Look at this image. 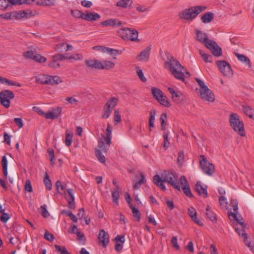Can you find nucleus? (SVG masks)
Segmentation results:
<instances>
[{"instance_id":"64","label":"nucleus","mask_w":254,"mask_h":254,"mask_svg":"<svg viewBox=\"0 0 254 254\" xmlns=\"http://www.w3.org/2000/svg\"><path fill=\"white\" fill-rule=\"evenodd\" d=\"M44 238L48 241L52 242L54 240V236L50 233L48 231H46L44 234Z\"/></svg>"},{"instance_id":"12","label":"nucleus","mask_w":254,"mask_h":254,"mask_svg":"<svg viewBox=\"0 0 254 254\" xmlns=\"http://www.w3.org/2000/svg\"><path fill=\"white\" fill-rule=\"evenodd\" d=\"M205 47L210 50L212 54L216 57H219L222 54L221 48L218 45L216 42L213 40H211Z\"/></svg>"},{"instance_id":"27","label":"nucleus","mask_w":254,"mask_h":254,"mask_svg":"<svg viewBox=\"0 0 254 254\" xmlns=\"http://www.w3.org/2000/svg\"><path fill=\"white\" fill-rule=\"evenodd\" d=\"M169 93L171 94L172 98L174 102L178 103L180 102V98L182 95V93L180 92L175 91L173 88L169 87L168 88Z\"/></svg>"},{"instance_id":"35","label":"nucleus","mask_w":254,"mask_h":254,"mask_svg":"<svg viewBox=\"0 0 254 254\" xmlns=\"http://www.w3.org/2000/svg\"><path fill=\"white\" fill-rule=\"evenodd\" d=\"M151 92L153 96L157 100L164 94L160 89L155 87H152L151 88Z\"/></svg>"},{"instance_id":"26","label":"nucleus","mask_w":254,"mask_h":254,"mask_svg":"<svg viewBox=\"0 0 254 254\" xmlns=\"http://www.w3.org/2000/svg\"><path fill=\"white\" fill-rule=\"evenodd\" d=\"M214 14L211 12H207L201 17V20L203 23L210 22L214 18Z\"/></svg>"},{"instance_id":"5","label":"nucleus","mask_w":254,"mask_h":254,"mask_svg":"<svg viewBox=\"0 0 254 254\" xmlns=\"http://www.w3.org/2000/svg\"><path fill=\"white\" fill-rule=\"evenodd\" d=\"M112 139V127L107 125L106 135H102V137L98 139V146L104 153H107L109 149Z\"/></svg>"},{"instance_id":"20","label":"nucleus","mask_w":254,"mask_h":254,"mask_svg":"<svg viewBox=\"0 0 254 254\" xmlns=\"http://www.w3.org/2000/svg\"><path fill=\"white\" fill-rule=\"evenodd\" d=\"M62 112V108L57 107L54 111H51L45 113V118L47 119L54 120L55 118H58L61 115Z\"/></svg>"},{"instance_id":"55","label":"nucleus","mask_w":254,"mask_h":254,"mask_svg":"<svg viewBox=\"0 0 254 254\" xmlns=\"http://www.w3.org/2000/svg\"><path fill=\"white\" fill-rule=\"evenodd\" d=\"M219 201L220 205L222 208H226L228 204L227 198L224 196L219 197Z\"/></svg>"},{"instance_id":"61","label":"nucleus","mask_w":254,"mask_h":254,"mask_svg":"<svg viewBox=\"0 0 254 254\" xmlns=\"http://www.w3.org/2000/svg\"><path fill=\"white\" fill-rule=\"evenodd\" d=\"M52 58H53V59H54V60H58V61L59 60L62 61V60H66V59H69V58H68L69 57L65 56L63 54H57V55L53 56L52 57Z\"/></svg>"},{"instance_id":"10","label":"nucleus","mask_w":254,"mask_h":254,"mask_svg":"<svg viewBox=\"0 0 254 254\" xmlns=\"http://www.w3.org/2000/svg\"><path fill=\"white\" fill-rule=\"evenodd\" d=\"M41 82L44 84H58L62 82L60 77L58 76L42 75L41 76Z\"/></svg>"},{"instance_id":"43","label":"nucleus","mask_w":254,"mask_h":254,"mask_svg":"<svg viewBox=\"0 0 254 254\" xmlns=\"http://www.w3.org/2000/svg\"><path fill=\"white\" fill-rule=\"evenodd\" d=\"M199 53L205 62L212 63V61L211 60H209V59H211L212 58L211 56H210L207 54L205 53L204 51L202 50H199Z\"/></svg>"},{"instance_id":"32","label":"nucleus","mask_w":254,"mask_h":254,"mask_svg":"<svg viewBox=\"0 0 254 254\" xmlns=\"http://www.w3.org/2000/svg\"><path fill=\"white\" fill-rule=\"evenodd\" d=\"M129 207L131 209L133 216L136 219L137 222L140 221L141 219V213L139 212L138 208L133 206L132 205H130Z\"/></svg>"},{"instance_id":"50","label":"nucleus","mask_w":254,"mask_h":254,"mask_svg":"<svg viewBox=\"0 0 254 254\" xmlns=\"http://www.w3.org/2000/svg\"><path fill=\"white\" fill-rule=\"evenodd\" d=\"M112 112V110L111 109H108L106 107L104 106L102 115V118L108 119L109 118Z\"/></svg>"},{"instance_id":"62","label":"nucleus","mask_w":254,"mask_h":254,"mask_svg":"<svg viewBox=\"0 0 254 254\" xmlns=\"http://www.w3.org/2000/svg\"><path fill=\"white\" fill-rule=\"evenodd\" d=\"M36 52L32 51H27V52L23 53V56L27 59H33V57H34L35 55Z\"/></svg>"},{"instance_id":"53","label":"nucleus","mask_w":254,"mask_h":254,"mask_svg":"<svg viewBox=\"0 0 254 254\" xmlns=\"http://www.w3.org/2000/svg\"><path fill=\"white\" fill-rule=\"evenodd\" d=\"M36 62L40 63H45L46 61V58L42 56L41 55L39 54H37L36 53L34 55V57H33V59Z\"/></svg>"},{"instance_id":"34","label":"nucleus","mask_w":254,"mask_h":254,"mask_svg":"<svg viewBox=\"0 0 254 254\" xmlns=\"http://www.w3.org/2000/svg\"><path fill=\"white\" fill-rule=\"evenodd\" d=\"M102 69H110L113 68L115 64L111 61L104 60L102 61Z\"/></svg>"},{"instance_id":"15","label":"nucleus","mask_w":254,"mask_h":254,"mask_svg":"<svg viewBox=\"0 0 254 254\" xmlns=\"http://www.w3.org/2000/svg\"><path fill=\"white\" fill-rule=\"evenodd\" d=\"M101 24L105 27L112 26L113 27H118L122 25L121 21L116 18H111L102 21Z\"/></svg>"},{"instance_id":"11","label":"nucleus","mask_w":254,"mask_h":254,"mask_svg":"<svg viewBox=\"0 0 254 254\" xmlns=\"http://www.w3.org/2000/svg\"><path fill=\"white\" fill-rule=\"evenodd\" d=\"M195 32L196 35L195 40L203 44L205 46L211 42V40L209 39L208 35L204 32L198 29H195Z\"/></svg>"},{"instance_id":"58","label":"nucleus","mask_w":254,"mask_h":254,"mask_svg":"<svg viewBox=\"0 0 254 254\" xmlns=\"http://www.w3.org/2000/svg\"><path fill=\"white\" fill-rule=\"evenodd\" d=\"M1 213L2 214L0 216V220L2 223H5L10 218V216L8 213H5L4 211Z\"/></svg>"},{"instance_id":"31","label":"nucleus","mask_w":254,"mask_h":254,"mask_svg":"<svg viewBox=\"0 0 254 254\" xmlns=\"http://www.w3.org/2000/svg\"><path fill=\"white\" fill-rule=\"evenodd\" d=\"M7 160L6 156L4 155L2 157L1 165L2 167V172L5 178H7Z\"/></svg>"},{"instance_id":"40","label":"nucleus","mask_w":254,"mask_h":254,"mask_svg":"<svg viewBox=\"0 0 254 254\" xmlns=\"http://www.w3.org/2000/svg\"><path fill=\"white\" fill-rule=\"evenodd\" d=\"M62 213L64 214L66 216L69 217L73 222L75 223L77 222L78 219L77 217L75 215H74L71 211L64 210L62 211Z\"/></svg>"},{"instance_id":"38","label":"nucleus","mask_w":254,"mask_h":254,"mask_svg":"<svg viewBox=\"0 0 254 254\" xmlns=\"http://www.w3.org/2000/svg\"><path fill=\"white\" fill-rule=\"evenodd\" d=\"M132 3L131 0H121L117 2V6L118 7L126 8L129 4Z\"/></svg>"},{"instance_id":"49","label":"nucleus","mask_w":254,"mask_h":254,"mask_svg":"<svg viewBox=\"0 0 254 254\" xmlns=\"http://www.w3.org/2000/svg\"><path fill=\"white\" fill-rule=\"evenodd\" d=\"M95 153L96 156L97 157L99 161L102 163H105L106 158L102 154L101 150H96Z\"/></svg>"},{"instance_id":"29","label":"nucleus","mask_w":254,"mask_h":254,"mask_svg":"<svg viewBox=\"0 0 254 254\" xmlns=\"http://www.w3.org/2000/svg\"><path fill=\"white\" fill-rule=\"evenodd\" d=\"M206 215L208 219L213 222H217L216 215L207 206L206 208Z\"/></svg>"},{"instance_id":"47","label":"nucleus","mask_w":254,"mask_h":254,"mask_svg":"<svg viewBox=\"0 0 254 254\" xmlns=\"http://www.w3.org/2000/svg\"><path fill=\"white\" fill-rule=\"evenodd\" d=\"M104 49V53H108L111 55L117 56L119 53V51L114 49L106 47Z\"/></svg>"},{"instance_id":"44","label":"nucleus","mask_w":254,"mask_h":254,"mask_svg":"<svg viewBox=\"0 0 254 254\" xmlns=\"http://www.w3.org/2000/svg\"><path fill=\"white\" fill-rule=\"evenodd\" d=\"M70 13L72 16L74 17L75 18L83 19L84 13L79 10H71Z\"/></svg>"},{"instance_id":"36","label":"nucleus","mask_w":254,"mask_h":254,"mask_svg":"<svg viewBox=\"0 0 254 254\" xmlns=\"http://www.w3.org/2000/svg\"><path fill=\"white\" fill-rule=\"evenodd\" d=\"M36 4L40 6H52L54 4V0H39Z\"/></svg>"},{"instance_id":"46","label":"nucleus","mask_w":254,"mask_h":254,"mask_svg":"<svg viewBox=\"0 0 254 254\" xmlns=\"http://www.w3.org/2000/svg\"><path fill=\"white\" fill-rule=\"evenodd\" d=\"M72 134L69 133L67 131L65 132V143L67 146H69L72 143Z\"/></svg>"},{"instance_id":"63","label":"nucleus","mask_w":254,"mask_h":254,"mask_svg":"<svg viewBox=\"0 0 254 254\" xmlns=\"http://www.w3.org/2000/svg\"><path fill=\"white\" fill-rule=\"evenodd\" d=\"M177 241L178 239L177 237L175 236L172 237L171 240V244L174 248H175L177 250H179L180 249V247L178 244Z\"/></svg>"},{"instance_id":"16","label":"nucleus","mask_w":254,"mask_h":254,"mask_svg":"<svg viewBox=\"0 0 254 254\" xmlns=\"http://www.w3.org/2000/svg\"><path fill=\"white\" fill-rule=\"evenodd\" d=\"M86 65L92 69H102V61L98 60H88L85 61Z\"/></svg>"},{"instance_id":"13","label":"nucleus","mask_w":254,"mask_h":254,"mask_svg":"<svg viewBox=\"0 0 254 254\" xmlns=\"http://www.w3.org/2000/svg\"><path fill=\"white\" fill-rule=\"evenodd\" d=\"M200 96L203 100L208 102H213L215 100L213 93L208 87L205 90H200Z\"/></svg>"},{"instance_id":"30","label":"nucleus","mask_w":254,"mask_h":254,"mask_svg":"<svg viewBox=\"0 0 254 254\" xmlns=\"http://www.w3.org/2000/svg\"><path fill=\"white\" fill-rule=\"evenodd\" d=\"M0 97H4L6 99L11 100L14 97L13 92L9 90H6L0 92Z\"/></svg>"},{"instance_id":"41","label":"nucleus","mask_w":254,"mask_h":254,"mask_svg":"<svg viewBox=\"0 0 254 254\" xmlns=\"http://www.w3.org/2000/svg\"><path fill=\"white\" fill-rule=\"evenodd\" d=\"M184 152L183 150H181L179 152L178 154L177 162L180 166H182L184 163Z\"/></svg>"},{"instance_id":"17","label":"nucleus","mask_w":254,"mask_h":254,"mask_svg":"<svg viewBox=\"0 0 254 254\" xmlns=\"http://www.w3.org/2000/svg\"><path fill=\"white\" fill-rule=\"evenodd\" d=\"M194 190L199 195L202 196L205 198L208 196L207 187L206 186H202L200 182L196 183Z\"/></svg>"},{"instance_id":"59","label":"nucleus","mask_w":254,"mask_h":254,"mask_svg":"<svg viewBox=\"0 0 254 254\" xmlns=\"http://www.w3.org/2000/svg\"><path fill=\"white\" fill-rule=\"evenodd\" d=\"M164 144L163 147L166 150L170 145V142L168 139V133H166L163 135Z\"/></svg>"},{"instance_id":"60","label":"nucleus","mask_w":254,"mask_h":254,"mask_svg":"<svg viewBox=\"0 0 254 254\" xmlns=\"http://www.w3.org/2000/svg\"><path fill=\"white\" fill-rule=\"evenodd\" d=\"M40 209L41 214L43 217L47 218L49 216L50 214L47 211L45 205L41 206Z\"/></svg>"},{"instance_id":"24","label":"nucleus","mask_w":254,"mask_h":254,"mask_svg":"<svg viewBox=\"0 0 254 254\" xmlns=\"http://www.w3.org/2000/svg\"><path fill=\"white\" fill-rule=\"evenodd\" d=\"M100 17V15L96 12H88L83 14V19L90 21L98 20Z\"/></svg>"},{"instance_id":"6","label":"nucleus","mask_w":254,"mask_h":254,"mask_svg":"<svg viewBox=\"0 0 254 254\" xmlns=\"http://www.w3.org/2000/svg\"><path fill=\"white\" fill-rule=\"evenodd\" d=\"M118 32L119 35L124 40L137 42L140 41L138 38V32L134 28H122Z\"/></svg>"},{"instance_id":"25","label":"nucleus","mask_w":254,"mask_h":254,"mask_svg":"<svg viewBox=\"0 0 254 254\" xmlns=\"http://www.w3.org/2000/svg\"><path fill=\"white\" fill-rule=\"evenodd\" d=\"M235 55L236 56L239 61L244 64H245L248 66L249 68L252 67V64L250 60L247 56L236 53H235Z\"/></svg>"},{"instance_id":"39","label":"nucleus","mask_w":254,"mask_h":254,"mask_svg":"<svg viewBox=\"0 0 254 254\" xmlns=\"http://www.w3.org/2000/svg\"><path fill=\"white\" fill-rule=\"evenodd\" d=\"M56 186L58 192L60 194H65V191L64 190V187L62 185V183L60 181H57L56 183Z\"/></svg>"},{"instance_id":"14","label":"nucleus","mask_w":254,"mask_h":254,"mask_svg":"<svg viewBox=\"0 0 254 254\" xmlns=\"http://www.w3.org/2000/svg\"><path fill=\"white\" fill-rule=\"evenodd\" d=\"M99 242L101 243L103 247L106 248L109 242L108 233L104 230H100L98 234Z\"/></svg>"},{"instance_id":"37","label":"nucleus","mask_w":254,"mask_h":254,"mask_svg":"<svg viewBox=\"0 0 254 254\" xmlns=\"http://www.w3.org/2000/svg\"><path fill=\"white\" fill-rule=\"evenodd\" d=\"M243 111L244 113L249 116L250 118H253V112L252 109L248 106H243Z\"/></svg>"},{"instance_id":"21","label":"nucleus","mask_w":254,"mask_h":254,"mask_svg":"<svg viewBox=\"0 0 254 254\" xmlns=\"http://www.w3.org/2000/svg\"><path fill=\"white\" fill-rule=\"evenodd\" d=\"M188 214L191 219L199 226H202L203 223L197 217V213L195 209L191 207L188 209Z\"/></svg>"},{"instance_id":"9","label":"nucleus","mask_w":254,"mask_h":254,"mask_svg":"<svg viewBox=\"0 0 254 254\" xmlns=\"http://www.w3.org/2000/svg\"><path fill=\"white\" fill-rule=\"evenodd\" d=\"M241 225V228H238V227H235V230L238 233L239 236H241L245 238L244 243L245 244L250 248V250L254 254V238L253 240L249 242L247 240L246 234L245 232L244 229V223L240 222V219L238 222Z\"/></svg>"},{"instance_id":"8","label":"nucleus","mask_w":254,"mask_h":254,"mask_svg":"<svg viewBox=\"0 0 254 254\" xmlns=\"http://www.w3.org/2000/svg\"><path fill=\"white\" fill-rule=\"evenodd\" d=\"M220 71L224 76L228 77L232 76L233 73L230 64L225 61H217L216 62Z\"/></svg>"},{"instance_id":"28","label":"nucleus","mask_w":254,"mask_h":254,"mask_svg":"<svg viewBox=\"0 0 254 254\" xmlns=\"http://www.w3.org/2000/svg\"><path fill=\"white\" fill-rule=\"evenodd\" d=\"M118 102V99L116 97H112L109 99L106 102L104 106L108 109H113L116 106Z\"/></svg>"},{"instance_id":"57","label":"nucleus","mask_w":254,"mask_h":254,"mask_svg":"<svg viewBox=\"0 0 254 254\" xmlns=\"http://www.w3.org/2000/svg\"><path fill=\"white\" fill-rule=\"evenodd\" d=\"M55 247L57 251L60 252L61 254H70L65 247H61L59 245H56Z\"/></svg>"},{"instance_id":"52","label":"nucleus","mask_w":254,"mask_h":254,"mask_svg":"<svg viewBox=\"0 0 254 254\" xmlns=\"http://www.w3.org/2000/svg\"><path fill=\"white\" fill-rule=\"evenodd\" d=\"M10 100L0 97V103L5 108H8L10 105Z\"/></svg>"},{"instance_id":"42","label":"nucleus","mask_w":254,"mask_h":254,"mask_svg":"<svg viewBox=\"0 0 254 254\" xmlns=\"http://www.w3.org/2000/svg\"><path fill=\"white\" fill-rule=\"evenodd\" d=\"M120 189H114L112 192V196L113 198V201L114 203L118 204L119 197V191Z\"/></svg>"},{"instance_id":"1","label":"nucleus","mask_w":254,"mask_h":254,"mask_svg":"<svg viewBox=\"0 0 254 254\" xmlns=\"http://www.w3.org/2000/svg\"><path fill=\"white\" fill-rule=\"evenodd\" d=\"M164 67L169 70L176 79L183 82L185 81L186 78H189L190 75L180 62L172 56L167 57L164 63Z\"/></svg>"},{"instance_id":"23","label":"nucleus","mask_w":254,"mask_h":254,"mask_svg":"<svg viewBox=\"0 0 254 254\" xmlns=\"http://www.w3.org/2000/svg\"><path fill=\"white\" fill-rule=\"evenodd\" d=\"M238 202L237 200L236 199L232 198L230 201V206L232 207L233 212H231V214L237 222L239 221V219L237 216L238 210Z\"/></svg>"},{"instance_id":"19","label":"nucleus","mask_w":254,"mask_h":254,"mask_svg":"<svg viewBox=\"0 0 254 254\" xmlns=\"http://www.w3.org/2000/svg\"><path fill=\"white\" fill-rule=\"evenodd\" d=\"M68 196L65 195L69 205V207L71 209H74L75 208V202H74V196L73 193V190L71 189H68L67 190Z\"/></svg>"},{"instance_id":"54","label":"nucleus","mask_w":254,"mask_h":254,"mask_svg":"<svg viewBox=\"0 0 254 254\" xmlns=\"http://www.w3.org/2000/svg\"><path fill=\"white\" fill-rule=\"evenodd\" d=\"M114 121L115 125L118 124L122 121L121 116L120 115L119 111L118 110H116L115 111Z\"/></svg>"},{"instance_id":"48","label":"nucleus","mask_w":254,"mask_h":254,"mask_svg":"<svg viewBox=\"0 0 254 254\" xmlns=\"http://www.w3.org/2000/svg\"><path fill=\"white\" fill-rule=\"evenodd\" d=\"M182 190L186 196L189 197H192V194L189 185H185L182 188Z\"/></svg>"},{"instance_id":"4","label":"nucleus","mask_w":254,"mask_h":254,"mask_svg":"<svg viewBox=\"0 0 254 254\" xmlns=\"http://www.w3.org/2000/svg\"><path fill=\"white\" fill-rule=\"evenodd\" d=\"M229 121L231 127L238 134L241 136L246 135L244 123L240 120V117L237 114L232 113L229 116Z\"/></svg>"},{"instance_id":"56","label":"nucleus","mask_w":254,"mask_h":254,"mask_svg":"<svg viewBox=\"0 0 254 254\" xmlns=\"http://www.w3.org/2000/svg\"><path fill=\"white\" fill-rule=\"evenodd\" d=\"M136 73L137 74V76L139 78V79L142 81V82H146V78L144 76L143 73L142 72V70L139 67H136Z\"/></svg>"},{"instance_id":"2","label":"nucleus","mask_w":254,"mask_h":254,"mask_svg":"<svg viewBox=\"0 0 254 254\" xmlns=\"http://www.w3.org/2000/svg\"><path fill=\"white\" fill-rule=\"evenodd\" d=\"M153 182L163 190H166L164 182H167L174 189L179 191L181 190L178 175L174 170L165 171L161 174V177L158 175H154Z\"/></svg>"},{"instance_id":"45","label":"nucleus","mask_w":254,"mask_h":254,"mask_svg":"<svg viewBox=\"0 0 254 254\" xmlns=\"http://www.w3.org/2000/svg\"><path fill=\"white\" fill-rule=\"evenodd\" d=\"M44 182L46 186V189L48 190H51L52 188V184L47 173H46V176L44 179Z\"/></svg>"},{"instance_id":"18","label":"nucleus","mask_w":254,"mask_h":254,"mask_svg":"<svg viewBox=\"0 0 254 254\" xmlns=\"http://www.w3.org/2000/svg\"><path fill=\"white\" fill-rule=\"evenodd\" d=\"M150 50V46H148L146 48L143 49L141 52L140 55L137 57V59L139 61L147 62L149 60Z\"/></svg>"},{"instance_id":"33","label":"nucleus","mask_w":254,"mask_h":254,"mask_svg":"<svg viewBox=\"0 0 254 254\" xmlns=\"http://www.w3.org/2000/svg\"><path fill=\"white\" fill-rule=\"evenodd\" d=\"M157 101L164 107H169L171 105L168 99L164 94L160 98L158 99Z\"/></svg>"},{"instance_id":"7","label":"nucleus","mask_w":254,"mask_h":254,"mask_svg":"<svg viewBox=\"0 0 254 254\" xmlns=\"http://www.w3.org/2000/svg\"><path fill=\"white\" fill-rule=\"evenodd\" d=\"M200 157L199 164L203 172L208 176H211L215 170L214 165L207 160L204 155H201Z\"/></svg>"},{"instance_id":"3","label":"nucleus","mask_w":254,"mask_h":254,"mask_svg":"<svg viewBox=\"0 0 254 254\" xmlns=\"http://www.w3.org/2000/svg\"><path fill=\"white\" fill-rule=\"evenodd\" d=\"M206 9V7L205 6H191L180 12L179 15L180 18L184 20H192Z\"/></svg>"},{"instance_id":"51","label":"nucleus","mask_w":254,"mask_h":254,"mask_svg":"<svg viewBox=\"0 0 254 254\" xmlns=\"http://www.w3.org/2000/svg\"><path fill=\"white\" fill-rule=\"evenodd\" d=\"M140 176H141V179L139 181L136 182L133 185V189H134V190L139 189L140 186L142 184H143L144 183L145 177H144V175L142 173H141Z\"/></svg>"},{"instance_id":"22","label":"nucleus","mask_w":254,"mask_h":254,"mask_svg":"<svg viewBox=\"0 0 254 254\" xmlns=\"http://www.w3.org/2000/svg\"><path fill=\"white\" fill-rule=\"evenodd\" d=\"M17 0H0V9L6 10L9 6L17 5Z\"/></svg>"}]
</instances>
